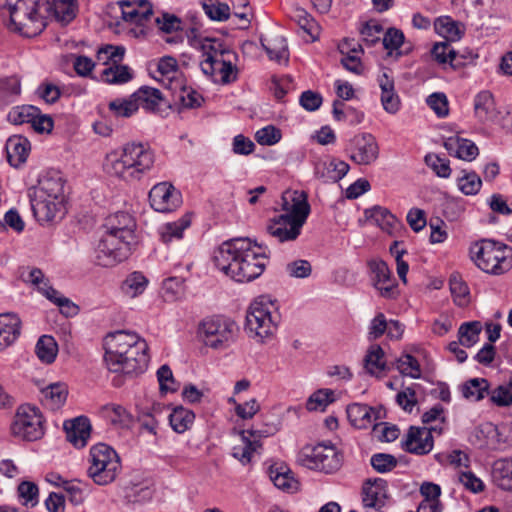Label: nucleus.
Segmentation results:
<instances>
[{
    "label": "nucleus",
    "instance_id": "20e7f679",
    "mask_svg": "<svg viewBox=\"0 0 512 512\" xmlns=\"http://www.w3.org/2000/svg\"><path fill=\"white\" fill-rule=\"evenodd\" d=\"M284 213L269 220L266 230L278 242L296 240L310 214L307 193L300 190H287L282 194Z\"/></svg>",
    "mask_w": 512,
    "mask_h": 512
},
{
    "label": "nucleus",
    "instance_id": "bf43d9fd",
    "mask_svg": "<svg viewBox=\"0 0 512 512\" xmlns=\"http://www.w3.org/2000/svg\"><path fill=\"white\" fill-rule=\"evenodd\" d=\"M125 54V48L123 46L105 45L98 49L97 58L103 61L104 64L112 62V65H118L117 63L122 61Z\"/></svg>",
    "mask_w": 512,
    "mask_h": 512
},
{
    "label": "nucleus",
    "instance_id": "3c124183",
    "mask_svg": "<svg viewBox=\"0 0 512 512\" xmlns=\"http://www.w3.org/2000/svg\"><path fill=\"white\" fill-rule=\"evenodd\" d=\"M161 412L160 404L153 405L151 410L142 411L138 415V423L141 430H145L152 435L157 434L158 429V420L156 418L157 414Z\"/></svg>",
    "mask_w": 512,
    "mask_h": 512
},
{
    "label": "nucleus",
    "instance_id": "8fccbe9b",
    "mask_svg": "<svg viewBox=\"0 0 512 512\" xmlns=\"http://www.w3.org/2000/svg\"><path fill=\"white\" fill-rule=\"evenodd\" d=\"M190 222L185 219H181L177 222L166 223L160 230V237L164 243H169L173 239H181L183 237V231L189 226Z\"/></svg>",
    "mask_w": 512,
    "mask_h": 512
},
{
    "label": "nucleus",
    "instance_id": "dca6fc26",
    "mask_svg": "<svg viewBox=\"0 0 512 512\" xmlns=\"http://www.w3.org/2000/svg\"><path fill=\"white\" fill-rule=\"evenodd\" d=\"M151 207L158 212L174 211L181 203V193L167 182L158 183L149 192Z\"/></svg>",
    "mask_w": 512,
    "mask_h": 512
},
{
    "label": "nucleus",
    "instance_id": "13d9d810",
    "mask_svg": "<svg viewBox=\"0 0 512 512\" xmlns=\"http://www.w3.org/2000/svg\"><path fill=\"white\" fill-rule=\"evenodd\" d=\"M199 48L205 58L220 59L224 58V55L228 53L222 42L216 39L205 38L199 41Z\"/></svg>",
    "mask_w": 512,
    "mask_h": 512
},
{
    "label": "nucleus",
    "instance_id": "2eb2a0df",
    "mask_svg": "<svg viewBox=\"0 0 512 512\" xmlns=\"http://www.w3.org/2000/svg\"><path fill=\"white\" fill-rule=\"evenodd\" d=\"M276 431V428L269 427L267 429L244 430L241 432L243 445L235 446L232 450V456L247 465L251 462L253 454L262 448L261 438L268 437Z\"/></svg>",
    "mask_w": 512,
    "mask_h": 512
},
{
    "label": "nucleus",
    "instance_id": "49530a36",
    "mask_svg": "<svg viewBox=\"0 0 512 512\" xmlns=\"http://www.w3.org/2000/svg\"><path fill=\"white\" fill-rule=\"evenodd\" d=\"M148 280L140 272L130 274L122 284V290L130 297H136L144 292Z\"/></svg>",
    "mask_w": 512,
    "mask_h": 512
},
{
    "label": "nucleus",
    "instance_id": "f257e3e1",
    "mask_svg": "<svg viewBox=\"0 0 512 512\" xmlns=\"http://www.w3.org/2000/svg\"><path fill=\"white\" fill-rule=\"evenodd\" d=\"M269 251L250 238H232L224 241L215 251V266L237 282H250L264 271Z\"/></svg>",
    "mask_w": 512,
    "mask_h": 512
},
{
    "label": "nucleus",
    "instance_id": "4be33fe9",
    "mask_svg": "<svg viewBox=\"0 0 512 512\" xmlns=\"http://www.w3.org/2000/svg\"><path fill=\"white\" fill-rule=\"evenodd\" d=\"M349 169V164L342 160H319L314 165V175L324 182H337L348 173Z\"/></svg>",
    "mask_w": 512,
    "mask_h": 512
},
{
    "label": "nucleus",
    "instance_id": "0eeeda50",
    "mask_svg": "<svg viewBox=\"0 0 512 512\" xmlns=\"http://www.w3.org/2000/svg\"><path fill=\"white\" fill-rule=\"evenodd\" d=\"M470 252L475 264L486 273L501 275L512 267V249L494 240H481Z\"/></svg>",
    "mask_w": 512,
    "mask_h": 512
},
{
    "label": "nucleus",
    "instance_id": "864d4df0",
    "mask_svg": "<svg viewBox=\"0 0 512 512\" xmlns=\"http://www.w3.org/2000/svg\"><path fill=\"white\" fill-rule=\"evenodd\" d=\"M360 33L363 41L367 45L373 46L380 41V36L383 33V26L377 20L370 19L362 25Z\"/></svg>",
    "mask_w": 512,
    "mask_h": 512
},
{
    "label": "nucleus",
    "instance_id": "c9c22d12",
    "mask_svg": "<svg viewBox=\"0 0 512 512\" xmlns=\"http://www.w3.org/2000/svg\"><path fill=\"white\" fill-rule=\"evenodd\" d=\"M194 419V412L182 406L174 408L169 415L171 428L177 433L187 431L192 426Z\"/></svg>",
    "mask_w": 512,
    "mask_h": 512
},
{
    "label": "nucleus",
    "instance_id": "b1692460",
    "mask_svg": "<svg viewBox=\"0 0 512 512\" xmlns=\"http://www.w3.org/2000/svg\"><path fill=\"white\" fill-rule=\"evenodd\" d=\"M20 333L21 320L17 314H0V352L12 345Z\"/></svg>",
    "mask_w": 512,
    "mask_h": 512
},
{
    "label": "nucleus",
    "instance_id": "cd10ccee",
    "mask_svg": "<svg viewBox=\"0 0 512 512\" xmlns=\"http://www.w3.org/2000/svg\"><path fill=\"white\" fill-rule=\"evenodd\" d=\"M269 477L280 490L293 493L298 490V481L293 477L291 470L284 464H273L269 467Z\"/></svg>",
    "mask_w": 512,
    "mask_h": 512
},
{
    "label": "nucleus",
    "instance_id": "680f3d73",
    "mask_svg": "<svg viewBox=\"0 0 512 512\" xmlns=\"http://www.w3.org/2000/svg\"><path fill=\"white\" fill-rule=\"evenodd\" d=\"M481 185V178L475 172H469L458 179V187L465 195L477 194Z\"/></svg>",
    "mask_w": 512,
    "mask_h": 512
},
{
    "label": "nucleus",
    "instance_id": "c03bdc74",
    "mask_svg": "<svg viewBox=\"0 0 512 512\" xmlns=\"http://www.w3.org/2000/svg\"><path fill=\"white\" fill-rule=\"evenodd\" d=\"M18 497L22 505L35 507L39 502L38 486L31 481H22L17 488Z\"/></svg>",
    "mask_w": 512,
    "mask_h": 512
},
{
    "label": "nucleus",
    "instance_id": "69168bd1",
    "mask_svg": "<svg viewBox=\"0 0 512 512\" xmlns=\"http://www.w3.org/2000/svg\"><path fill=\"white\" fill-rule=\"evenodd\" d=\"M425 163L432 168L437 176L447 178L451 174L449 160L441 158L436 154H427L425 156Z\"/></svg>",
    "mask_w": 512,
    "mask_h": 512
},
{
    "label": "nucleus",
    "instance_id": "5701e85b",
    "mask_svg": "<svg viewBox=\"0 0 512 512\" xmlns=\"http://www.w3.org/2000/svg\"><path fill=\"white\" fill-rule=\"evenodd\" d=\"M30 149V142L26 137L21 135L10 136L5 145L9 164L15 168L21 166L26 162Z\"/></svg>",
    "mask_w": 512,
    "mask_h": 512
},
{
    "label": "nucleus",
    "instance_id": "f704fd0d",
    "mask_svg": "<svg viewBox=\"0 0 512 512\" xmlns=\"http://www.w3.org/2000/svg\"><path fill=\"white\" fill-rule=\"evenodd\" d=\"M108 109L116 118H129L138 111V103L133 98V94L129 97H119L108 103Z\"/></svg>",
    "mask_w": 512,
    "mask_h": 512
},
{
    "label": "nucleus",
    "instance_id": "e433bc0d",
    "mask_svg": "<svg viewBox=\"0 0 512 512\" xmlns=\"http://www.w3.org/2000/svg\"><path fill=\"white\" fill-rule=\"evenodd\" d=\"M261 44L271 60L277 61L278 63L288 61L289 53L284 37L278 36L270 40L262 39Z\"/></svg>",
    "mask_w": 512,
    "mask_h": 512
},
{
    "label": "nucleus",
    "instance_id": "2f4dec72",
    "mask_svg": "<svg viewBox=\"0 0 512 512\" xmlns=\"http://www.w3.org/2000/svg\"><path fill=\"white\" fill-rule=\"evenodd\" d=\"M474 111L481 122L494 119L496 107L492 93L486 90L479 92L474 99Z\"/></svg>",
    "mask_w": 512,
    "mask_h": 512
},
{
    "label": "nucleus",
    "instance_id": "bb28decb",
    "mask_svg": "<svg viewBox=\"0 0 512 512\" xmlns=\"http://www.w3.org/2000/svg\"><path fill=\"white\" fill-rule=\"evenodd\" d=\"M364 214L368 220L389 234H392L401 227V222L398 218L385 207L375 205L365 209Z\"/></svg>",
    "mask_w": 512,
    "mask_h": 512
},
{
    "label": "nucleus",
    "instance_id": "412c9836",
    "mask_svg": "<svg viewBox=\"0 0 512 512\" xmlns=\"http://www.w3.org/2000/svg\"><path fill=\"white\" fill-rule=\"evenodd\" d=\"M43 10L47 17L58 22L69 23L76 16V0H43Z\"/></svg>",
    "mask_w": 512,
    "mask_h": 512
},
{
    "label": "nucleus",
    "instance_id": "7c9ffc66",
    "mask_svg": "<svg viewBox=\"0 0 512 512\" xmlns=\"http://www.w3.org/2000/svg\"><path fill=\"white\" fill-rule=\"evenodd\" d=\"M132 94L136 103H138V108L142 107L147 111L158 110L161 102L163 101L161 91L149 86H142Z\"/></svg>",
    "mask_w": 512,
    "mask_h": 512
},
{
    "label": "nucleus",
    "instance_id": "423d86ee",
    "mask_svg": "<svg viewBox=\"0 0 512 512\" xmlns=\"http://www.w3.org/2000/svg\"><path fill=\"white\" fill-rule=\"evenodd\" d=\"M0 7L10 15V28L25 37L39 35L48 20L40 0H0Z\"/></svg>",
    "mask_w": 512,
    "mask_h": 512
},
{
    "label": "nucleus",
    "instance_id": "c756f323",
    "mask_svg": "<svg viewBox=\"0 0 512 512\" xmlns=\"http://www.w3.org/2000/svg\"><path fill=\"white\" fill-rule=\"evenodd\" d=\"M42 403L51 410L61 408L68 396V387L65 383L57 382L52 383L46 388L42 389Z\"/></svg>",
    "mask_w": 512,
    "mask_h": 512
},
{
    "label": "nucleus",
    "instance_id": "a18cd8bd",
    "mask_svg": "<svg viewBox=\"0 0 512 512\" xmlns=\"http://www.w3.org/2000/svg\"><path fill=\"white\" fill-rule=\"evenodd\" d=\"M38 115V107L33 105H23L14 107L8 113V120L12 124L22 125L24 123H32L35 116Z\"/></svg>",
    "mask_w": 512,
    "mask_h": 512
},
{
    "label": "nucleus",
    "instance_id": "79ce46f5",
    "mask_svg": "<svg viewBox=\"0 0 512 512\" xmlns=\"http://www.w3.org/2000/svg\"><path fill=\"white\" fill-rule=\"evenodd\" d=\"M58 351V346L52 336L43 335L37 341L35 352L38 358L47 364L54 362Z\"/></svg>",
    "mask_w": 512,
    "mask_h": 512
},
{
    "label": "nucleus",
    "instance_id": "7ed1b4c3",
    "mask_svg": "<svg viewBox=\"0 0 512 512\" xmlns=\"http://www.w3.org/2000/svg\"><path fill=\"white\" fill-rule=\"evenodd\" d=\"M106 228L96 249L97 262L104 267L126 260L136 244L135 222L129 213L117 212L110 216Z\"/></svg>",
    "mask_w": 512,
    "mask_h": 512
},
{
    "label": "nucleus",
    "instance_id": "aec40b11",
    "mask_svg": "<svg viewBox=\"0 0 512 512\" xmlns=\"http://www.w3.org/2000/svg\"><path fill=\"white\" fill-rule=\"evenodd\" d=\"M387 499V482L377 478L368 480L363 485L362 502L365 508L381 509Z\"/></svg>",
    "mask_w": 512,
    "mask_h": 512
},
{
    "label": "nucleus",
    "instance_id": "9b49d317",
    "mask_svg": "<svg viewBox=\"0 0 512 512\" xmlns=\"http://www.w3.org/2000/svg\"><path fill=\"white\" fill-rule=\"evenodd\" d=\"M12 434L26 441H36L44 435V418L39 408L22 404L17 408L11 425Z\"/></svg>",
    "mask_w": 512,
    "mask_h": 512
},
{
    "label": "nucleus",
    "instance_id": "4468645a",
    "mask_svg": "<svg viewBox=\"0 0 512 512\" xmlns=\"http://www.w3.org/2000/svg\"><path fill=\"white\" fill-rule=\"evenodd\" d=\"M349 158L358 165H371L379 157V145L370 133L355 135L346 148Z\"/></svg>",
    "mask_w": 512,
    "mask_h": 512
},
{
    "label": "nucleus",
    "instance_id": "0e129e2a",
    "mask_svg": "<svg viewBox=\"0 0 512 512\" xmlns=\"http://www.w3.org/2000/svg\"><path fill=\"white\" fill-rule=\"evenodd\" d=\"M281 131L273 125L265 126L255 133V139L260 145L271 146L281 139Z\"/></svg>",
    "mask_w": 512,
    "mask_h": 512
},
{
    "label": "nucleus",
    "instance_id": "37998d69",
    "mask_svg": "<svg viewBox=\"0 0 512 512\" xmlns=\"http://www.w3.org/2000/svg\"><path fill=\"white\" fill-rule=\"evenodd\" d=\"M101 78L108 84H124L133 78V74L126 65H111L103 70Z\"/></svg>",
    "mask_w": 512,
    "mask_h": 512
},
{
    "label": "nucleus",
    "instance_id": "f3484780",
    "mask_svg": "<svg viewBox=\"0 0 512 512\" xmlns=\"http://www.w3.org/2000/svg\"><path fill=\"white\" fill-rule=\"evenodd\" d=\"M368 267L373 286L380 292V295L387 299L395 298L397 295V283L392 278V273L386 262L383 260H370Z\"/></svg>",
    "mask_w": 512,
    "mask_h": 512
},
{
    "label": "nucleus",
    "instance_id": "338daca9",
    "mask_svg": "<svg viewBox=\"0 0 512 512\" xmlns=\"http://www.w3.org/2000/svg\"><path fill=\"white\" fill-rule=\"evenodd\" d=\"M176 101L184 108H197L201 106L203 97L192 87H186L182 88Z\"/></svg>",
    "mask_w": 512,
    "mask_h": 512
},
{
    "label": "nucleus",
    "instance_id": "6ab92c4d",
    "mask_svg": "<svg viewBox=\"0 0 512 512\" xmlns=\"http://www.w3.org/2000/svg\"><path fill=\"white\" fill-rule=\"evenodd\" d=\"M66 439L76 448H83L91 434V424L86 416L66 420L63 424Z\"/></svg>",
    "mask_w": 512,
    "mask_h": 512
},
{
    "label": "nucleus",
    "instance_id": "a211bd4d",
    "mask_svg": "<svg viewBox=\"0 0 512 512\" xmlns=\"http://www.w3.org/2000/svg\"><path fill=\"white\" fill-rule=\"evenodd\" d=\"M33 214L38 222L49 223L61 218L63 214V201L50 198L29 196Z\"/></svg>",
    "mask_w": 512,
    "mask_h": 512
},
{
    "label": "nucleus",
    "instance_id": "473e14b6",
    "mask_svg": "<svg viewBox=\"0 0 512 512\" xmlns=\"http://www.w3.org/2000/svg\"><path fill=\"white\" fill-rule=\"evenodd\" d=\"M363 362L365 370L370 375L378 376L384 371L389 370L384 360V351L381 346L377 344L371 345L368 348Z\"/></svg>",
    "mask_w": 512,
    "mask_h": 512
},
{
    "label": "nucleus",
    "instance_id": "1a4fd4ad",
    "mask_svg": "<svg viewBox=\"0 0 512 512\" xmlns=\"http://www.w3.org/2000/svg\"><path fill=\"white\" fill-rule=\"evenodd\" d=\"M272 303L265 297H260L249 306L246 314L245 330L249 336L257 337L261 341L271 336L278 325L279 317L272 315Z\"/></svg>",
    "mask_w": 512,
    "mask_h": 512
},
{
    "label": "nucleus",
    "instance_id": "393cba45",
    "mask_svg": "<svg viewBox=\"0 0 512 512\" xmlns=\"http://www.w3.org/2000/svg\"><path fill=\"white\" fill-rule=\"evenodd\" d=\"M29 196L38 198L64 199V182L61 177L44 176L39 180L37 187L29 189Z\"/></svg>",
    "mask_w": 512,
    "mask_h": 512
},
{
    "label": "nucleus",
    "instance_id": "4d7b16f0",
    "mask_svg": "<svg viewBox=\"0 0 512 512\" xmlns=\"http://www.w3.org/2000/svg\"><path fill=\"white\" fill-rule=\"evenodd\" d=\"M404 41V33L395 27L388 28L382 39L383 46L388 51L389 56H392L393 51L398 50L403 45Z\"/></svg>",
    "mask_w": 512,
    "mask_h": 512
},
{
    "label": "nucleus",
    "instance_id": "ddd939ff",
    "mask_svg": "<svg viewBox=\"0 0 512 512\" xmlns=\"http://www.w3.org/2000/svg\"><path fill=\"white\" fill-rule=\"evenodd\" d=\"M443 431L441 425L430 427L411 426L402 440V449L408 453L415 455H426L434 446L433 433L440 435Z\"/></svg>",
    "mask_w": 512,
    "mask_h": 512
},
{
    "label": "nucleus",
    "instance_id": "c85d7f7f",
    "mask_svg": "<svg viewBox=\"0 0 512 512\" xmlns=\"http://www.w3.org/2000/svg\"><path fill=\"white\" fill-rule=\"evenodd\" d=\"M346 412L349 422L358 429H366L370 427L373 420L376 419L373 408L366 404H350L348 405Z\"/></svg>",
    "mask_w": 512,
    "mask_h": 512
},
{
    "label": "nucleus",
    "instance_id": "de8ad7c7",
    "mask_svg": "<svg viewBox=\"0 0 512 512\" xmlns=\"http://www.w3.org/2000/svg\"><path fill=\"white\" fill-rule=\"evenodd\" d=\"M450 291L453 296L454 302L464 307L469 303V289L468 286L458 275H451L449 279Z\"/></svg>",
    "mask_w": 512,
    "mask_h": 512
},
{
    "label": "nucleus",
    "instance_id": "6e6d98bb",
    "mask_svg": "<svg viewBox=\"0 0 512 512\" xmlns=\"http://www.w3.org/2000/svg\"><path fill=\"white\" fill-rule=\"evenodd\" d=\"M434 27L437 33L447 37L459 39L462 34L459 24L449 16L438 17L434 22Z\"/></svg>",
    "mask_w": 512,
    "mask_h": 512
},
{
    "label": "nucleus",
    "instance_id": "ea45409f",
    "mask_svg": "<svg viewBox=\"0 0 512 512\" xmlns=\"http://www.w3.org/2000/svg\"><path fill=\"white\" fill-rule=\"evenodd\" d=\"M493 476L500 488L512 491V460L499 459L495 461Z\"/></svg>",
    "mask_w": 512,
    "mask_h": 512
},
{
    "label": "nucleus",
    "instance_id": "f8f14e48",
    "mask_svg": "<svg viewBox=\"0 0 512 512\" xmlns=\"http://www.w3.org/2000/svg\"><path fill=\"white\" fill-rule=\"evenodd\" d=\"M236 330L233 321L221 317L207 318L200 325L205 345L214 349L227 347L234 340Z\"/></svg>",
    "mask_w": 512,
    "mask_h": 512
},
{
    "label": "nucleus",
    "instance_id": "9d476101",
    "mask_svg": "<svg viewBox=\"0 0 512 512\" xmlns=\"http://www.w3.org/2000/svg\"><path fill=\"white\" fill-rule=\"evenodd\" d=\"M298 461L306 468L329 474L341 467L342 455L333 445L319 443L313 447H305L299 454Z\"/></svg>",
    "mask_w": 512,
    "mask_h": 512
},
{
    "label": "nucleus",
    "instance_id": "5fc2aeb1",
    "mask_svg": "<svg viewBox=\"0 0 512 512\" xmlns=\"http://www.w3.org/2000/svg\"><path fill=\"white\" fill-rule=\"evenodd\" d=\"M334 392L329 389H321L314 392L306 403L309 411L324 410V408L334 401Z\"/></svg>",
    "mask_w": 512,
    "mask_h": 512
},
{
    "label": "nucleus",
    "instance_id": "72a5a7b5",
    "mask_svg": "<svg viewBox=\"0 0 512 512\" xmlns=\"http://www.w3.org/2000/svg\"><path fill=\"white\" fill-rule=\"evenodd\" d=\"M290 18L297 23L300 29L315 41L319 36L320 27L315 19L303 8L295 7Z\"/></svg>",
    "mask_w": 512,
    "mask_h": 512
},
{
    "label": "nucleus",
    "instance_id": "603ef678",
    "mask_svg": "<svg viewBox=\"0 0 512 512\" xmlns=\"http://www.w3.org/2000/svg\"><path fill=\"white\" fill-rule=\"evenodd\" d=\"M206 15L215 21H226L230 17V7L226 3L214 0H203Z\"/></svg>",
    "mask_w": 512,
    "mask_h": 512
},
{
    "label": "nucleus",
    "instance_id": "4c0bfd02",
    "mask_svg": "<svg viewBox=\"0 0 512 512\" xmlns=\"http://www.w3.org/2000/svg\"><path fill=\"white\" fill-rule=\"evenodd\" d=\"M463 396L472 401H480L489 393V382L484 378H473L462 385Z\"/></svg>",
    "mask_w": 512,
    "mask_h": 512
},
{
    "label": "nucleus",
    "instance_id": "58836bf2",
    "mask_svg": "<svg viewBox=\"0 0 512 512\" xmlns=\"http://www.w3.org/2000/svg\"><path fill=\"white\" fill-rule=\"evenodd\" d=\"M479 433L485 437L484 445L490 450H503L507 446V441L499 428L492 424L486 423L479 429Z\"/></svg>",
    "mask_w": 512,
    "mask_h": 512
},
{
    "label": "nucleus",
    "instance_id": "774afa93",
    "mask_svg": "<svg viewBox=\"0 0 512 512\" xmlns=\"http://www.w3.org/2000/svg\"><path fill=\"white\" fill-rule=\"evenodd\" d=\"M155 23L162 32L168 34L181 29L180 18L169 13H163L161 17H157Z\"/></svg>",
    "mask_w": 512,
    "mask_h": 512
},
{
    "label": "nucleus",
    "instance_id": "052dcab7",
    "mask_svg": "<svg viewBox=\"0 0 512 512\" xmlns=\"http://www.w3.org/2000/svg\"><path fill=\"white\" fill-rule=\"evenodd\" d=\"M370 463L378 473H387L392 471L397 466V459L395 456L387 453L373 454Z\"/></svg>",
    "mask_w": 512,
    "mask_h": 512
},
{
    "label": "nucleus",
    "instance_id": "f03ea898",
    "mask_svg": "<svg viewBox=\"0 0 512 512\" xmlns=\"http://www.w3.org/2000/svg\"><path fill=\"white\" fill-rule=\"evenodd\" d=\"M104 364L113 373L142 374L149 363L148 344L138 334L118 330L103 338Z\"/></svg>",
    "mask_w": 512,
    "mask_h": 512
},
{
    "label": "nucleus",
    "instance_id": "a19ab883",
    "mask_svg": "<svg viewBox=\"0 0 512 512\" xmlns=\"http://www.w3.org/2000/svg\"><path fill=\"white\" fill-rule=\"evenodd\" d=\"M482 325L479 321L464 322L458 329L459 343L464 347H472L479 341Z\"/></svg>",
    "mask_w": 512,
    "mask_h": 512
},
{
    "label": "nucleus",
    "instance_id": "6e6552de",
    "mask_svg": "<svg viewBox=\"0 0 512 512\" xmlns=\"http://www.w3.org/2000/svg\"><path fill=\"white\" fill-rule=\"evenodd\" d=\"M120 470V458L112 447L104 443L91 447L87 474L95 484L104 486L112 483Z\"/></svg>",
    "mask_w": 512,
    "mask_h": 512
},
{
    "label": "nucleus",
    "instance_id": "e2e57ef3",
    "mask_svg": "<svg viewBox=\"0 0 512 512\" xmlns=\"http://www.w3.org/2000/svg\"><path fill=\"white\" fill-rule=\"evenodd\" d=\"M426 102L438 117L444 118L449 114L448 99L444 93H433L427 97Z\"/></svg>",
    "mask_w": 512,
    "mask_h": 512
},
{
    "label": "nucleus",
    "instance_id": "09e8293b",
    "mask_svg": "<svg viewBox=\"0 0 512 512\" xmlns=\"http://www.w3.org/2000/svg\"><path fill=\"white\" fill-rule=\"evenodd\" d=\"M396 367L404 376H409L413 379H419L421 377L420 364L411 354H403L399 357L396 360Z\"/></svg>",
    "mask_w": 512,
    "mask_h": 512
},
{
    "label": "nucleus",
    "instance_id": "39448f33",
    "mask_svg": "<svg viewBox=\"0 0 512 512\" xmlns=\"http://www.w3.org/2000/svg\"><path fill=\"white\" fill-rule=\"evenodd\" d=\"M155 154L147 143L130 142L120 155L111 153L104 163L105 171L125 181L139 180L154 165Z\"/></svg>",
    "mask_w": 512,
    "mask_h": 512
},
{
    "label": "nucleus",
    "instance_id": "a878e982",
    "mask_svg": "<svg viewBox=\"0 0 512 512\" xmlns=\"http://www.w3.org/2000/svg\"><path fill=\"white\" fill-rule=\"evenodd\" d=\"M444 147L449 155L464 161H472L479 153L476 144L458 136L449 137L444 141Z\"/></svg>",
    "mask_w": 512,
    "mask_h": 512
}]
</instances>
